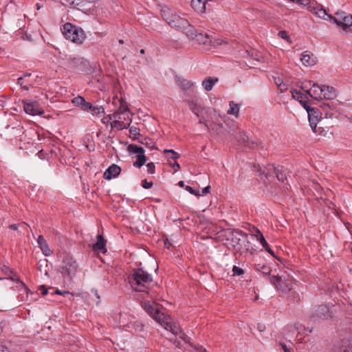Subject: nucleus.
Segmentation results:
<instances>
[{
    "instance_id": "33",
    "label": "nucleus",
    "mask_w": 352,
    "mask_h": 352,
    "mask_svg": "<svg viewBox=\"0 0 352 352\" xmlns=\"http://www.w3.org/2000/svg\"><path fill=\"white\" fill-rule=\"evenodd\" d=\"M230 109L228 111V113L230 115H234L236 117H238L239 112V106L237 104H235L233 101L230 102Z\"/></svg>"
},
{
    "instance_id": "61",
    "label": "nucleus",
    "mask_w": 352,
    "mask_h": 352,
    "mask_svg": "<svg viewBox=\"0 0 352 352\" xmlns=\"http://www.w3.org/2000/svg\"><path fill=\"white\" fill-rule=\"evenodd\" d=\"M96 238H97L96 242H106L102 234H97Z\"/></svg>"
},
{
    "instance_id": "12",
    "label": "nucleus",
    "mask_w": 352,
    "mask_h": 352,
    "mask_svg": "<svg viewBox=\"0 0 352 352\" xmlns=\"http://www.w3.org/2000/svg\"><path fill=\"white\" fill-rule=\"evenodd\" d=\"M330 316L328 307L325 305H320L315 309L311 317L314 320H327Z\"/></svg>"
},
{
    "instance_id": "50",
    "label": "nucleus",
    "mask_w": 352,
    "mask_h": 352,
    "mask_svg": "<svg viewBox=\"0 0 352 352\" xmlns=\"http://www.w3.org/2000/svg\"><path fill=\"white\" fill-rule=\"evenodd\" d=\"M80 108L83 111H89V110H90V109L92 108V104L90 102H88L85 100V102H82Z\"/></svg>"
},
{
    "instance_id": "45",
    "label": "nucleus",
    "mask_w": 352,
    "mask_h": 352,
    "mask_svg": "<svg viewBox=\"0 0 352 352\" xmlns=\"http://www.w3.org/2000/svg\"><path fill=\"white\" fill-rule=\"evenodd\" d=\"M232 272H233L234 276V275L241 276L244 274L243 270L240 268L239 267L236 266V265L233 266Z\"/></svg>"
},
{
    "instance_id": "15",
    "label": "nucleus",
    "mask_w": 352,
    "mask_h": 352,
    "mask_svg": "<svg viewBox=\"0 0 352 352\" xmlns=\"http://www.w3.org/2000/svg\"><path fill=\"white\" fill-rule=\"evenodd\" d=\"M112 102L116 107L118 106V109L113 113H119L120 115L123 113L131 112L126 102L122 97H113Z\"/></svg>"
},
{
    "instance_id": "27",
    "label": "nucleus",
    "mask_w": 352,
    "mask_h": 352,
    "mask_svg": "<svg viewBox=\"0 0 352 352\" xmlns=\"http://www.w3.org/2000/svg\"><path fill=\"white\" fill-rule=\"evenodd\" d=\"M310 97L315 100L322 99V86H320L317 83L312 85V94H310Z\"/></svg>"
},
{
    "instance_id": "4",
    "label": "nucleus",
    "mask_w": 352,
    "mask_h": 352,
    "mask_svg": "<svg viewBox=\"0 0 352 352\" xmlns=\"http://www.w3.org/2000/svg\"><path fill=\"white\" fill-rule=\"evenodd\" d=\"M161 16L170 27L178 30L187 25V20L179 16L173 9L168 6L162 7Z\"/></svg>"
},
{
    "instance_id": "46",
    "label": "nucleus",
    "mask_w": 352,
    "mask_h": 352,
    "mask_svg": "<svg viewBox=\"0 0 352 352\" xmlns=\"http://www.w3.org/2000/svg\"><path fill=\"white\" fill-rule=\"evenodd\" d=\"M311 82L308 81L307 82L303 83L301 88L304 89L307 94H308L310 96V94H312V87L310 89H308V86L307 84H309V85H311Z\"/></svg>"
},
{
    "instance_id": "19",
    "label": "nucleus",
    "mask_w": 352,
    "mask_h": 352,
    "mask_svg": "<svg viewBox=\"0 0 352 352\" xmlns=\"http://www.w3.org/2000/svg\"><path fill=\"white\" fill-rule=\"evenodd\" d=\"M30 226L25 222H20L18 223L11 224L9 226V229L14 231L17 234H24L28 232Z\"/></svg>"
},
{
    "instance_id": "20",
    "label": "nucleus",
    "mask_w": 352,
    "mask_h": 352,
    "mask_svg": "<svg viewBox=\"0 0 352 352\" xmlns=\"http://www.w3.org/2000/svg\"><path fill=\"white\" fill-rule=\"evenodd\" d=\"M300 60L302 63L306 67L314 65L316 63V58L314 56V55L311 54L307 51L304 52L301 54Z\"/></svg>"
},
{
    "instance_id": "38",
    "label": "nucleus",
    "mask_w": 352,
    "mask_h": 352,
    "mask_svg": "<svg viewBox=\"0 0 352 352\" xmlns=\"http://www.w3.org/2000/svg\"><path fill=\"white\" fill-rule=\"evenodd\" d=\"M256 270L262 272L263 274L268 275L270 274L272 270L267 265H256Z\"/></svg>"
},
{
    "instance_id": "22",
    "label": "nucleus",
    "mask_w": 352,
    "mask_h": 352,
    "mask_svg": "<svg viewBox=\"0 0 352 352\" xmlns=\"http://www.w3.org/2000/svg\"><path fill=\"white\" fill-rule=\"evenodd\" d=\"M336 96V90L333 87L322 85V98L333 100Z\"/></svg>"
},
{
    "instance_id": "63",
    "label": "nucleus",
    "mask_w": 352,
    "mask_h": 352,
    "mask_svg": "<svg viewBox=\"0 0 352 352\" xmlns=\"http://www.w3.org/2000/svg\"><path fill=\"white\" fill-rule=\"evenodd\" d=\"M40 289L42 291L43 296H45L47 294L48 292H47V289L45 287V286H43V285L41 286Z\"/></svg>"
},
{
    "instance_id": "54",
    "label": "nucleus",
    "mask_w": 352,
    "mask_h": 352,
    "mask_svg": "<svg viewBox=\"0 0 352 352\" xmlns=\"http://www.w3.org/2000/svg\"><path fill=\"white\" fill-rule=\"evenodd\" d=\"M130 133L133 136L140 135L139 129L136 127H131L129 129Z\"/></svg>"
},
{
    "instance_id": "43",
    "label": "nucleus",
    "mask_w": 352,
    "mask_h": 352,
    "mask_svg": "<svg viewBox=\"0 0 352 352\" xmlns=\"http://www.w3.org/2000/svg\"><path fill=\"white\" fill-rule=\"evenodd\" d=\"M281 277L278 276H272L270 277V282L274 285L276 288H277V285H279L280 282L281 281Z\"/></svg>"
},
{
    "instance_id": "16",
    "label": "nucleus",
    "mask_w": 352,
    "mask_h": 352,
    "mask_svg": "<svg viewBox=\"0 0 352 352\" xmlns=\"http://www.w3.org/2000/svg\"><path fill=\"white\" fill-rule=\"evenodd\" d=\"M32 74L26 73L23 76L17 79V84L21 87L23 90L28 91L30 87L34 86V80L31 79Z\"/></svg>"
},
{
    "instance_id": "59",
    "label": "nucleus",
    "mask_w": 352,
    "mask_h": 352,
    "mask_svg": "<svg viewBox=\"0 0 352 352\" xmlns=\"http://www.w3.org/2000/svg\"><path fill=\"white\" fill-rule=\"evenodd\" d=\"M310 0H297V3L300 5H307L309 3Z\"/></svg>"
},
{
    "instance_id": "53",
    "label": "nucleus",
    "mask_w": 352,
    "mask_h": 352,
    "mask_svg": "<svg viewBox=\"0 0 352 352\" xmlns=\"http://www.w3.org/2000/svg\"><path fill=\"white\" fill-rule=\"evenodd\" d=\"M263 247L265 249L267 252L271 254L273 256H275L274 251L269 247V243H261Z\"/></svg>"
},
{
    "instance_id": "42",
    "label": "nucleus",
    "mask_w": 352,
    "mask_h": 352,
    "mask_svg": "<svg viewBox=\"0 0 352 352\" xmlns=\"http://www.w3.org/2000/svg\"><path fill=\"white\" fill-rule=\"evenodd\" d=\"M85 102V98L82 96H77L72 99V103L77 106L80 107L82 106V102Z\"/></svg>"
},
{
    "instance_id": "8",
    "label": "nucleus",
    "mask_w": 352,
    "mask_h": 352,
    "mask_svg": "<svg viewBox=\"0 0 352 352\" xmlns=\"http://www.w3.org/2000/svg\"><path fill=\"white\" fill-rule=\"evenodd\" d=\"M23 109L27 114L30 116H41L44 113V110L40 104L35 100L27 99L23 100Z\"/></svg>"
},
{
    "instance_id": "32",
    "label": "nucleus",
    "mask_w": 352,
    "mask_h": 352,
    "mask_svg": "<svg viewBox=\"0 0 352 352\" xmlns=\"http://www.w3.org/2000/svg\"><path fill=\"white\" fill-rule=\"evenodd\" d=\"M128 151L131 153H135L138 155H144V149L136 144H130L128 146Z\"/></svg>"
},
{
    "instance_id": "35",
    "label": "nucleus",
    "mask_w": 352,
    "mask_h": 352,
    "mask_svg": "<svg viewBox=\"0 0 352 352\" xmlns=\"http://www.w3.org/2000/svg\"><path fill=\"white\" fill-rule=\"evenodd\" d=\"M38 247L41 250L43 254L45 256H50L53 250H51V248L49 247L48 243H38Z\"/></svg>"
},
{
    "instance_id": "39",
    "label": "nucleus",
    "mask_w": 352,
    "mask_h": 352,
    "mask_svg": "<svg viewBox=\"0 0 352 352\" xmlns=\"http://www.w3.org/2000/svg\"><path fill=\"white\" fill-rule=\"evenodd\" d=\"M315 14L317 15L318 17L320 19H325V16L329 18V16L325 10L321 8H314Z\"/></svg>"
},
{
    "instance_id": "40",
    "label": "nucleus",
    "mask_w": 352,
    "mask_h": 352,
    "mask_svg": "<svg viewBox=\"0 0 352 352\" xmlns=\"http://www.w3.org/2000/svg\"><path fill=\"white\" fill-rule=\"evenodd\" d=\"M142 144H144L150 150L156 149L157 147L154 142L151 141V140L148 138H144V141L141 142Z\"/></svg>"
},
{
    "instance_id": "49",
    "label": "nucleus",
    "mask_w": 352,
    "mask_h": 352,
    "mask_svg": "<svg viewBox=\"0 0 352 352\" xmlns=\"http://www.w3.org/2000/svg\"><path fill=\"white\" fill-rule=\"evenodd\" d=\"M147 172L150 174L155 173V166L153 162H150L146 164Z\"/></svg>"
},
{
    "instance_id": "62",
    "label": "nucleus",
    "mask_w": 352,
    "mask_h": 352,
    "mask_svg": "<svg viewBox=\"0 0 352 352\" xmlns=\"http://www.w3.org/2000/svg\"><path fill=\"white\" fill-rule=\"evenodd\" d=\"M0 352H10V351L6 346L0 345Z\"/></svg>"
},
{
    "instance_id": "13",
    "label": "nucleus",
    "mask_w": 352,
    "mask_h": 352,
    "mask_svg": "<svg viewBox=\"0 0 352 352\" xmlns=\"http://www.w3.org/2000/svg\"><path fill=\"white\" fill-rule=\"evenodd\" d=\"M330 352H352V337L343 339L339 344L333 346Z\"/></svg>"
},
{
    "instance_id": "60",
    "label": "nucleus",
    "mask_w": 352,
    "mask_h": 352,
    "mask_svg": "<svg viewBox=\"0 0 352 352\" xmlns=\"http://www.w3.org/2000/svg\"><path fill=\"white\" fill-rule=\"evenodd\" d=\"M170 165L175 168V171L179 170L180 168L179 164L175 161H174L173 163L171 162Z\"/></svg>"
},
{
    "instance_id": "25",
    "label": "nucleus",
    "mask_w": 352,
    "mask_h": 352,
    "mask_svg": "<svg viewBox=\"0 0 352 352\" xmlns=\"http://www.w3.org/2000/svg\"><path fill=\"white\" fill-rule=\"evenodd\" d=\"M106 243H93L91 250L94 256L100 257V254H104L107 250L106 248Z\"/></svg>"
},
{
    "instance_id": "51",
    "label": "nucleus",
    "mask_w": 352,
    "mask_h": 352,
    "mask_svg": "<svg viewBox=\"0 0 352 352\" xmlns=\"http://www.w3.org/2000/svg\"><path fill=\"white\" fill-rule=\"evenodd\" d=\"M142 187L145 189H149L153 186L152 182H148L146 179L142 181Z\"/></svg>"
},
{
    "instance_id": "57",
    "label": "nucleus",
    "mask_w": 352,
    "mask_h": 352,
    "mask_svg": "<svg viewBox=\"0 0 352 352\" xmlns=\"http://www.w3.org/2000/svg\"><path fill=\"white\" fill-rule=\"evenodd\" d=\"M278 35L283 38H285L286 39L288 36H287V33L286 31H280L279 33H278Z\"/></svg>"
},
{
    "instance_id": "6",
    "label": "nucleus",
    "mask_w": 352,
    "mask_h": 352,
    "mask_svg": "<svg viewBox=\"0 0 352 352\" xmlns=\"http://www.w3.org/2000/svg\"><path fill=\"white\" fill-rule=\"evenodd\" d=\"M109 120H111V128H116L118 130H122L128 128L132 122V114L131 112L119 113H113L109 115Z\"/></svg>"
},
{
    "instance_id": "11",
    "label": "nucleus",
    "mask_w": 352,
    "mask_h": 352,
    "mask_svg": "<svg viewBox=\"0 0 352 352\" xmlns=\"http://www.w3.org/2000/svg\"><path fill=\"white\" fill-rule=\"evenodd\" d=\"M322 113L317 108H313L308 111V118L309 125L314 133H316V127L321 119Z\"/></svg>"
},
{
    "instance_id": "7",
    "label": "nucleus",
    "mask_w": 352,
    "mask_h": 352,
    "mask_svg": "<svg viewBox=\"0 0 352 352\" xmlns=\"http://www.w3.org/2000/svg\"><path fill=\"white\" fill-rule=\"evenodd\" d=\"M329 19L345 31L352 25V15L344 12H336L335 16H329Z\"/></svg>"
},
{
    "instance_id": "18",
    "label": "nucleus",
    "mask_w": 352,
    "mask_h": 352,
    "mask_svg": "<svg viewBox=\"0 0 352 352\" xmlns=\"http://www.w3.org/2000/svg\"><path fill=\"white\" fill-rule=\"evenodd\" d=\"M121 172V168L116 165L112 164L111 165L104 173V178L107 180H110L112 178H115L119 175Z\"/></svg>"
},
{
    "instance_id": "41",
    "label": "nucleus",
    "mask_w": 352,
    "mask_h": 352,
    "mask_svg": "<svg viewBox=\"0 0 352 352\" xmlns=\"http://www.w3.org/2000/svg\"><path fill=\"white\" fill-rule=\"evenodd\" d=\"M10 278L12 281L19 283L20 286L23 287L25 289V291H29V289L25 286L24 283L22 280H21L20 278L16 275H13Z\"/></svg>"
},
{
    "instance_id": "23",
    "label": "nucleus",
    "mask_w": 352,
    "mask_h": 352,
    "mask_svg": "<svg viewBox=\"0 0 352 352\" xmlns=\"http://www.w3.org/2000/svg\"><path fill=\"white\" fill-rule=\"evenodd\" d=\"M176 83L184 91L190 90L194 86L193 82L190 80L180 76L176 77Z\"/></svg>"
},
{
    "instance_id": "44",
    "label": "nucleus",
    "mask_w": 352,
    "mask_h": 352,
    "mask_svg": "<svg viewBox=\"0 0 352 352\" xmlns=\"http://www.w3.org/2000/svg\"><path fill=\"white\" fill-rule=\"evenodd\" d=\"M90 111H91L94 114H96V115H99V114H101V113H103L104 112V109L101 106H93L92 105V108L90 109Z\"/></svg>"
},
{
    "instance_id": "36",
    "label": "nucleus",
    "mask_w": 352,
    "mask_h": 352,
    "mask_svg": "<svg viewBox=\"0 0 352 352\" xmlns=\"http://www.w3.org/2000/svg\"><path fill=\"white\" fill-rule=\"evenodd\" d=\"M136 157L137 160L133 163V166L137 168H140L145 164L146 161L145 155H138Z\"/></svg>"
},
{
    "instance_id": "64",
    "label": "nucleus",
    "mask_w": 352,
    "mask_h": 352,
    "mask_svg": "<svg viewBox=\"0 0 352 352\" xmlns=\"http://www.w3.org/2000/svg\"><path fill=\"white\" fill-rule=\"evenodd\" d=\"M278 88L280 89V91L281 92L284 91L285 90L287 89V86L285 84H282V85H280V87H278Z\"/></svg>"
},
{
    "instance_id": "1",
    "label": "nucleus",
    "mask_w": 352,
    "mask_h": 352,
    "mask_svg": "<svg viewBox=\"0 0 352 352\" xmlns=\"http://www.w3.org/2000/svg\"><path fill=\"white\" fill-rule=\"evenodd\" d=\"M144 309L166 330L170 331L175 336H179L180 338L186 341V336L182 331L181 327L177 322H173L170 316L164 314L160 311L156 305L150 303H145Z\"/></svg>"
},
{
    "instance_id": "17",
    "label": "nucleus",
    "mask_w": 352,
    "mask_h": 352,
    "mask_svg": "<svg viewBox=\"0 0 352 352\" xmlns=\"http://www.w3.org/2000/svg\"><path fill=\"white\" fill-rule=\"evenodd\" d=\"M74 8L82 11L89 10V6L94 3L96 0H68L67 1Z\"/></svg>"
},
{
    "instance_id": "52",
    "label": "nucleus",
    "mask_w": 352,
    "mask_h": 352,
    "mask_svg": "<svg viewBox=\"0 0 352 352\" xmlns=\"http://www.w3.org/2000/svg\"><path fill=\"white\" fill-rule=\"evenodd\" d=\"M300 103L305 109V110L307 111V113H308V111H309V109H312L314 108V107H311L310 106L308 105L306 100L300 99Z\"/></svg>"
},
{
    "instance_id": "47",
    "label": "nucleus",
    "mask_w": 352,
    "mask_h": 352,
    "mask_svg": "<svg viewBox=\"0 0 352 352\" xmlns=\"http://www.w3.org/2000/svg\"><path fill=\"white\" fill-rule=\"evenodd\" d=\"M289 298H291L294 302H299L300 301L299 294L295 292H291Z\"/></svg>"
},
{
    "instance_id": "29",
    "label": "nucleus",
    "mask_w": 352,
    "mask_h": 352,
    "mask_svg": "<svg viewBox=\"0 0 352 352\" xmlns=\"http://www.w3.org/2000/svg\"><path fill=\"white\" fill-rule=\"evenodd\" d=\"M274 172L278 181L284 182L285 180L287 179L286 170H285L283 166H278L274 167Z\"/></svg>"
},
{
    "instance_id": "24",
    "label": "nucleus",
    "mask_w": 352,
    "mask_h": 352,
    "mask_svg": "<svg viewBox=\"0 0 352 352\" xmlns=\"http://www.w3.org/2000/svg\"><path fill=\"white\" fill-rule=\"evenodd\" d=\"M231 136L234 140H236L239 142H241L242 143L250 147V142H249V138L243 131L239 130V132L236 135H234V133H231ZM251 144L254 145V142L252 141Z\"/></svg>"
},
{
    "instance_id": "28",
    "label": "nucleus",
    "mask_w": 352,
    "mask_h": 352,
    "mask_svg": "<svg viewBox=\"0 0 352 352\" xmlns=\"http://www.w3.org/2000/svg\"><path fill=\"white\" fill-rule=\"evenodd\" d=\"M276 289L282 292H289L292 289V283L289 280H283L281 278V281L280 282L279 285H277Z\"/></svg>"
},
{
    "instance_id": "3",
    "label": "nucleus",
    "mask_w": 352,
    "mask_h": 352,
    "mask_svg": "<svg viewBox=\"0 0 352 352\" xmlns=\"http://www.w3.org/2000/svg\"><path fill=\"white\" fill-rule=\"evenodd\" d=\"M131 287L138 292H147L152 282L153 277L141 268L133 270L129 277Z\"/></svg>"
},
{
    "instance_id": "21",
    "label": "nucleus",
    "mask_w": 352,
    "mask_h": 352,
    "mask_svg": "<svg viewBox=\"0 0 352 352\" xmlns=\"http://www.w3.org/2000/svg\"><path fill=\"white\" fill-rule=\"evenodd\" d=\"M320 107L324 111L326 118H332L338 111L336 107L331 105L329 103L322 102Z\"/></svg>"
},
{
    "instance_id": "58",
    "label": "nucleus",
    "mask_w": 352,
    "mask_h": 352,
    "mask_svg": "<svg viewBox=\"0 0 352 352\" xmlns=\"http://www.w3.org/2000/svg\"><path fill=\"white\" fill-rule=\"evenodd\" d=\"M210 186H208L205 187L202 190V194H201V195H204L208 194L210 192Z\"/></svg>"
},
{
    "instance_id": "48",
    "label": "nucleus",
    "mask_w": 352,
    "mask_h": 352,
    "mask_svg": "<svg viewBox=\"0 0 352 352\" xmlns=\"http://www.w3.org/2000/svg\"><path fill=\"white\" fill-rule=\"evenodd\" d=\"M185 190H187L188 192H189L190 194L195 195L197 197L201 196V194L199 193V191H196L190 186H185Z\"/></svg>"
},
{
    "instance_id": "30",
    "label": "nucleus",
    "mask_w": 352,
    "mask_h": 352,
    "mask_svg": "<svg viewBox=\"0 0 352 352\" xmlns=\"http://www.w3.org/2000/svg\"><path fill=\"white\" fill-rule=\"evenodd\" d=\"M218 81L217 78L208 77L202 82V86L206 91H209L212 90L215 82Z\"/></svg>"
},
{
    "instance_id": "14",
    "label": "nucleus",
    "mask_w": 352,
    "mask_h": 352,
    "mask_svg": "<svg viewBox=\"0 0 352 352\" xmlns=\"http://www.w3.org/2000/svg\"><path fill=\"white\" fill-rule=\"evenodd\" d=\"M194 40H195L198 44L204 45L205 46H210L211 45H220L221 43L219 41H214L213 42L210 35L206 33L203 34L201 32L197 33Z\"/></svg>"
},
{
    "instance_id": "10",
    "label": "nucleus",
    "mask_w": 352,
    "mask_h": 352,
    "mask_svg": "<svg viewBox=\"0 0 352 352\" xmlns=\"http://www.w3.org/2000/svg\"><path fill=\"white\" fill-rule=\"evenodd\" d=\"M87 60L80 56H71L63 62L64 66L69 70H82Z\"/></svg>"
},
{
    "instance_id": "5",
    "label": "nucleus",
    "mask_w": 352,
    "mask_h": 352,
    "mask_svg": "<svg viewBox=\"0 0 352 352\" xmlns=\"http://www.w3.org/2000/svg\"><path fill=\"white\" fill-rule=\"evenodd\" d=\"M63 33L67 39L78 45L82 44L86 38L85 32L82 28L70 23H66L63 25Z\"/></svg>"
},
{
    "instance_id": "2",
    "label": "nucleus",
    "mask_w": 352,
    "mask_h": 352,
    "mask_svg": "<svg viewBox=\"0 0 352 352\" xmlns=\"http://www.w3.org/2000/svg\"><path fill=\"white\" fill-rule=\"evenodd\" d=\"M219 238L222 242L224 241L227 242H250V241L266 242V240L261 231L254 226L250 229L249 233L248 234L239 230L228 229L223 230L220 233Z\"/></svg>"
},
{
    "instance_id": "34",
    "label": "nucleus",
    "mask_w": 352,
    "mask_h": 352,
    "mask_svg": "<svg viewBox=\"0 0 352 352\" xmlns=\"http://www.w3.org/2000/svg\"><path fill=\"white\" fill-rule=\"evenodd\" d=\"M188 106L190 109L197 116H199V113L201 110V107L194 100L188 101Z\"/></svg>"
},
{
    "instance_id": "55",
    "label": "nucleus",
    "mask_w": 352,
    "mask_h": 352,
    "mask_svg": "<svg viewBox=\"0 0 352 352\" xmlns=\"http://www.w3.org/2000/svg\"><path fill=\"white\" fill-rule=\"evenodd\" d=\"M279 344L284 351V352H290L289 349L287 347L285 343L280 342Z\"/></svg>"
},
{
    "instance_id": "56",
    "label": "nucleus",
    "mask_w": 352,
    "mask_h": 352,
    "mask_svg": "<svg viewBox=\"0 0 352 352\" xmlns=\"http://www.w3.org/2000/svg\"><path fill=\"white\" fill-rule=\"evenodd\" d=\"M274 82L277 85V87H280L283 84V80L280 78H274Z\"/></svg>"
},
{
    "instance_id": "31",
    "label": "nucleus",
    "mask_w": 352,
    "mask_h": 352,
    "mask_svg": "<svg viewBox=\"0 0 352 352\" xmlns=\"http://www.w3.org/2000/svg\"><path fill=\"white\" fill-rule=\"evenodd\" d=\"M164 154L168 161L169 164H171V160L175 161L179 157V155L172 149L165 150Z\"/></svg>"
},
{
    "instance_id": "9",
    "label": "nucleus",
    "mask_w": 352,
    "mask_h": 352,
    "mask_svg": "<svg viewBox=\"0 0 352 352\" xmlns=\"http://www.w3.org/2000/svg\"><path fill=\"white\" fill-rule=\"evenodd\" d=\"M78 264L76 261L71 256H65L63 261V265L61 266V274L64 276L71 277L76 274Z\"/></svg>"
},
{
    "instance_id": "37",
    "label": "nucleus",
    "mask_w": 352,
    "mask_h": 352,
    "mask_svg": "<svg viewBox=\"0 0 352 352\" xmlns=\"http://www.w3.org/2000/svg\"><path fill=\"white\" fill-rule=\"evenodd\" d=\"M292 98L300 102V99L305 100L307 98V95H303L300 91L296 89L291 91Z\"/></svg>"
},
{
    "instance_id": "26",
    "label": "nucleus",
    "mask_w": 352,
    "mask_h": 352,
    "mask_svg": "<svg viewBox=\"0 0 352 352\" xmlns=\"http://www.w3.org/2000/svg\"><path fill=\"white\" fill-rule=\"evenodd\" d=\"M180 31L184 32L187 37L190 39L194 40L196 34H197V32L195 30V28L190 25L187 21V25L184 27V28H182Z\"/></svg>"
}]
</instances>
